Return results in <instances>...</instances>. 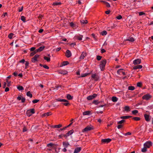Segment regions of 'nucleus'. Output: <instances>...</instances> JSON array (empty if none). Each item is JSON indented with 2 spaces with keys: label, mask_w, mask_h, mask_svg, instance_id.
I'll list each match as a JSON object with an SVG mask.
<instances>
[{
  "label": "nucleus",
  "mask_w": 153,
  "mask_h": 153,
  "mask_svg": "<svg viewBox=\"0 0 153 153\" xmlns=\"http://www.w3.org/2000/svg\"><path fill=\"white\" fill-rule=\"evenodd\" d=\"M106 63V60L105 59L102 60L101 61V63L100 65L101 70L102 71L104 69Z\"/></svg>",
  "instance_id": "nucleus-1"
},
{
  "label": "nucleus",
  "mask_w": 153,
  "mask_h": 153,
  "mask_svg": "<svg viewBox=\"0 0 153 153\" xmlns=\"http://www.w3.org/2000/svg\"><path fill=\"white\" fill-rule=\"evenodd\" d=\"M56 100L57 101L65 102V103H62V104L65 106H68V105L70 104L69 103L67 102H68V101L65 99H61L58 98L56 99Z\"/></svg>",
  "instance_id": "nucleus-2"
},
{
  "label": "nucleus",
  "mask_w": 153,
  "mask_h": 153,
  "mask_svg": "<svg viewBox=\"0 0 153 153\" xmlns=\"http://www.w3.org/2000/svg\"><path fill=\"white\" fill-rule=\"evenodd\" d=\"M152 143L150 141H148L145 143L143 144L144 146L146 147L147 148H149L152 145Z\"/></svg>",
  "instance_id": "nucleus-3"
},
{
  "label": "nucleus",
  "mask_w": 153,
  "mask_h": 153,
  "mask_svg": "<svg viewBox=\"0 0 153 153\" xmlns=\"http://www.w3.org/2000/svg\"><path fill=\"white\" fill-rule=\"evenodd\" d=\"M151 97V96L149 94H146L144 95L142 98L143 100H149Z\"/></svg>",
  "instance_id": "nucleus-4"
},
{
  "label": "nucleus",
  "mask_w": 153,
  "mask_h": 153,
  "mask_svg": "<svg viewBox=\"0 0 153 153\" xmlns=\"http://www.w3.org/2000/svg\"><path fill=\"white\" fill-rule=\"evenodd\" d=\"M97 96V94H94L92 95L89 96L88 97L87 99L88 100H91L94 98L96 97Z\"/></svg>",
  "instance_id": "nucleus-5"
},
{
  "label": "nucleus",
  "mask_w": 153,
  "mask_h": 153,
  "mask_svg": "<svg viewBox=\"0 0 153 153\" xmlns=\"http://www.w3.org/2000/svg\"><path fill=\"white\" fill-rule=\"evenodd\" d=\"M39 55L38 54L36 55L32 59V61L33 62H35L37 61V59L39 57Z\"/></svg>",
  "instance_id": "nucleus-6"
},
{
  "label": "nucleus",
  "mask_w": 153,
  "mask_h": 153,
  "mask_svg": "<svg viewBox=\"0 0 153 153\" xmlns=\"http://www.w3.org/2000/svg\"><path fill=\"white\" fill-rule=\"evenodd\" d=\"M141 62V60L140 59H137L135 60H134L133 61V64L135 65H137L140 64Z\"/></svg>",
  "instance_id": "nucleus-7"
},
{
  "label": "nucleus",
  "mask_w": 153,
  "mask_h": 153,
  "mask_svg": "<svg viewBox=\"0 0 153 153\" xmlns=\"http://www.w3.org/2000/svg\"><path fill=\"white\" fill-rule=\"evenodd\" d=\"M111 139L109 138L102 139V143H108L111 141Z\"/></svg>",
  "instance_id": "nucleus-8"
},
{
  "label": "nucleus",
  "mask_w": 153,
  "mask_h": 153,
  "mask_svg": "<svg viewBox=\"0 0 153 153\" xmlns=\"http://www.w3.org/2000/svg\"><path fill=\"white\" fill-rule=\"evenodd\" d=\"M74 132L73 130H71L69 131L68 133H66V134L63 135L65 137H67L68 136H69L70 135H71Z\"/></svg>",
  "instance_id": "nucleus-9"
},
{
  "label": "nucleus",
  "mask_w": 153,
  "mask_h": 153,
  "mask_svg": "<svg viewBox=\"0 0 153 153\" xmlns=\"http://www.w3.org/2000/svg\"><path fill=\"white\" fill-rule=\"evenodd\" d=\"M92 128L89 126H87L86 128H85L84 129H83L82 131L83 132H86L88 131H89L91 130L92 129Z\"/></svg>",
  "instance_id": "nucleus-10"
},
{
  "label": "nucleus",
  "mask_w": 153,
  "mask_h": 153,
  "mask_svg": "<svg viewBox=\"0 0 153 153\" xmlns=\"http://www.w3.org/2000/svg\"><path fill=\"white\" fill-rule=\"evenodd\" d=\"M81 150V148L80 147H78L76 148L74 150V153H78Z\"/></svg>",
  "instance_id": "nucleus-11"
},
{
  "label": "nucleus",
  "mask_w": 153,
  "mask_h": 153,
  "mask_svg": "<svg viewBox=\"0 0 153 153\" xmlns=\"http://www.w3.org/2000/svg\"><path fill=\"white\" fill-rule=\"evenodd\" d=\"M71 56V53L69 50H67L66 53V56L68 58L70 57Z\"/></svg>",
  "instance_id": "nucleus-12"
},
{
  "label": "nucleus",
  "mask_w": 153,
  "mask_h": 153,
  "mask_svg": "<svg viewBox=\"0 0 153 153\" xmlns=\"http://www.w3.org/2000/svg\"><path fill=\"white\" fill-rule=\"evenodd\" d=\"M87 56V53L85 52H83L80 57V59H83Z\"/></svg>",
  "instance_id": "nucleus-13"
},
{
  "label": "nucleus",
  "mask_w": 153,
  "mask_h": 153,
  "mask_svg": "<svg viewBox=\"0 0 153 153\" xmlns=\"http://www.w3.org/2000/svg\"><path fill=\"white\" fill-rule=\"evenodd\" d=\"M144 116L145 120L147 121L148 122V121H150V119L149 118V115L148 114H145L144 115Z\"/></svg>",
  "instance_id": "nucleus-14"
},
{
  "label": "nucleus",
  "mask_w": 153,
  "mask_h": 153,
  "mask_svg": "<svg viewBox=\"0 0 153 153\" xmlns=\"http://www.w3.org/2000/svg\"><path fill=\"white\" fill-rule=\"evenodd\" d=\"M91 77L92 78L94 79L95 81H97L98 79V77L96 74H93L91 76Z\"/></svg>",
  "instance_id": "nucleus-15"
},
{
  "label": "nucleus",
  "mask_w": 153,
  "mask_h": 153,
  "mask_svg": "<svg viewBox=\"0 0 153 153\" xmlns=\"http://www.w3.org/2000/svg\"><path fill=\"white\" fill-rule=\"evenodd\" d=\"M62 144L64 147L65 148H67L68 146L70 145V144L66 142H63Z\"/></svg>",
  "instance_id": "nucleus-16"
},
{
  "label": "nucleus",
  "mask_w": 153,
  "mask_h": 153,
  "mask_svg": "<svg viewBox=\"0 0 153 153\" xmlns=\"http://www.w3.org/2000/svg\"><path fill=\"white\" fill-rule=\"evenodd\" d=\"M142 68V65H138L134 66L133 67V68L134 69H141Z\"/></svg>",
  "instance_id": "nucleus-17"
},
{
  "label": "nucleus",
  "mask_w": 153,
  "mask_h": 153,
  "mask_svg": "<svg viewBox=\"0 0 153 153\" xmlns=\"http://www.w3.org/2000/svg\"><path fill=\"white\" fill-rule=\"evenodd\" d=\"M80 22L81 24L82 25L87 24L88 23V21L86 20H82L80 21Z\"/></svg>",
  "instance_id": "nucleus-18"
},
{
  "label": "nucleus",
  "mask_w": 153,
  "mask_h": 153,
  "mask_svg": "<svg viewBox=\"0 0 153 153\" xmlns=\"http://www.w3.org/2000/svg\"><path fill=\"white\" fill-rule=\"evenodd\" d=\"M68 73V72L66 71L62 70L59 72V73L63 75H65L66 74Z\"/></svg>",
  "instance_id": "nucleus-19"
},
{
  "label": "nucleus",
  "mask_w": 153,
  "mask_h": 153,
  "mask_svg": "<svg viewBox=\"0 0 153 153\" xmlns=\"http://www.w3.org/2000/svg\"><path fill=\"white\" fill-rule=\"evenodd\" d=\"M101 1L103 2L105 4L107 7H110V5L108 3L104 1Z\"/></svg>",
  "instance_id": "nucleus-20"
},
{
  "label": "nucleus",
  "mask_w": 153,
  "mask_h": 153,
  "mask_svg": "<svg viewBox=\"0 0 153 153\" xmlns=\"http://www.w3.org/2000/svg\"><path fill=\"white\" fill-rule=\"evenodd\" d=\"M132 116H121L120 117V118L122 119H127L129 117H131Z\"/></svg>",
  "instance_id": "nucleus-21"
},
{
  "label": "nucleus",
  "mask_w": 153,
  "mask_h": 153,
  "mask_svg": "<svg viewBox=\"0 0 153 153\" xmlns=\"http://www.w3.org/2000/svg\"><path fill=\"white\" fill-rule=\"evenodd\" d=\"M90 111H87L84 112L83 113V114L84 115H89L90 114Z\"/></svg>",
  "instance_id": "nucleus-22"
},
{
  "label": "nucleus",
  "mask_w": 153,
  "mask_h": 153,
  "mask_svg": "<svg viewBox=\"0 0 153 153\" xmlns=\"http://www.w3.org/2000/svg\"><path fill=\"white\" fill-rule=\"evenodd\" d=\"M126 41H129L131 42H133L134 41V39L132 37H130L129 39H126Z\"/></svg>",
  "instance_id": "nucleus-23"
},
{
  "label": "nucleus",
  "mask_w": 153,
  "mask_h": 153,
  "mask_svg": "<svg viewBox=\"0 0 153 153\" xmlns=\"http://www.w3.org/2000/svg\"><path fill=\"white\" fill-rule=\"evenodd\" d=\"M101 102L98 101L97 100H94L93 101V104H95L96 105H98Z\"/></svg>",
  "instance_id": "nucleus-24"
},
{
  "label": "nucleus",
  "mask_w": 153,
  "mask_h": 153,
  "mask_svg": "<svg viewBox=\"0 0 153 153\" xmlns=\"http://www.w3.org/2000/svg\"><path fill=\"white\" fill-rule=\"evenodd\" d=\"M26 95L27 96L30 97V98H31L32 97V95L31 94L30 91H28Z\"/></svg>",
  "instance_id": "nucleus-25"
},
{
  "label": "nucleus",
  "mask_w": 153,
  "mask_h": 153,
  "mask_svg": "<svg viewBox=\"0 0 153 153\" xmlns=\"http://www.w3.org/2000/svg\"><path fill=\"white\" fill-rule=\"evenodd\" d=\"M67 98L69 100H71L72 99L73 97L71 96L70 94H68L66 96Z\"/></svg>",
  "instance_id": "nucleus-26"
},
{
  "label": "nucleus",
  "mask_w": 153,
  "mask_h": 153,
  "mask_svg": "<svg viewBox=\"0 0 153 153\" xmlns=\"http://www.w3.org/2000/svg\"><path fill=\"white\" fill-rule=\"evenodd\" d=\"M26 114L27 115L28 117H30L32 115V114L30 113V111L28 110H27L26 111Z\"/></svg>",
  "instance_id": "nucleus-27"
},
{
  "label": "nucleus",
  "mask_w": 153,
  "mask_h": 153,
  "mask_svg": "<svg viewBox=\"0 0 153 153\" xmlns=\"http://www.w3.org/2000/svg\"><path fill=\"white\" fill-rule=\"evenodd\" d=\"M17 88L19 90H24V88L22 86H20V85H19L17 87Z\"/></svg>",
  "instance_id": "nucleus-28"
},
{
  "label": "nucleus",
  "mask_w": 153,
  "mask_h": 153,
  "mask_svg": "<svg viewBox=\"0 0 153 153\" xmlns=\"http://www.w3.org/2000/svg\"><path fill=\"white\" fill-rule=\"evenodd\" d=\"M44 59L46 60L48 62H49L50 61V58L47 57L46 56H44Z\"/></svg>",
  "instance_id": "nucleus-29"
},
{
  "label": "nucleus",
  "mask_w": 153,
  "mask_h": 153,
  "mask_svg": "<svg viewBox=\"0 0 153 153\" xmlns=\"http://www.w3.org/2000/svg\"><path fill=\"white\" fill-rule=\"evenodd\" d=\"M112 101L114 102H115L117 101V98L115 97H113L112 98Z\"/></svg>",
  "instance_id": "nucleus-30"
},
{
  "label": "nucleus",
  "mask_w": 153,
  "mask_h": 153,
  "mask_svg": "<svg viewBox=\"0 0 153 153\" xmlns=\"http://www.w3.org/2000/svg\"><path fill=\"white\" fill-rule=\"evenodd\" d=\"M147 148L146 147L144 146L143 148L141 149V151L143 152H145L147 151Z\"/></svg>",
  "instance_id": "nucleus-31"
},
{
  "label": "nucleus",
  "mask_w": 153,
  "mask_h": 153,
  "mask_svg": "<svg viewBox=\"0 0 153 153\" xmlns=\"http://www.w3.org/2000/svg\"><path fill=\"white\" fill-rule=\"evenodd\" d=\"M82 36H76V38L79 40H81L82 39Z\"/></svg>",
  "instance_id": "nucleus-32"
},
{
  "label": "nucleus",
  "mask_w": 153,
  "mask_h": 153,
  "mask_svg": "<svg viewBox=\"0 0 153 153\" xmlns=\"http://www.w3.org/2000/svg\"><path fill=\"white\" fill-rule=\"evenodd\" d=\"M125 121V120H122L121 121L118 122L117 124H119L122 125V124Z\"/></svg>",
  "instance_id": "nucleus-33"
},
{
  "label": "nucleus",
  "mask_w": 153,
  "mask_h": 153,
  "mask_svg": "<svg viewBox=\"0 0 153 153\" xmlns=\"http://www.w3.org/2000/svg\"><path fill=\"white\" fill-rule=\"evenodd\" d=\"M61 3L60 2H54L53 5H59L61 4Z\"/></svg>",
  "instance_id": "nucleus-34"
},
{
  "label": "nucleus",
  "mask_w": 153,
  "mask_h": 153,
  "mask_svg": "<svg viewBox=\"0 0 153 153\" xmlns=\"http://www.w3.org/2000/svg\"><path fill=\"white\" fill-rule=\"evenodd\" d=\"M124 109L125 110L127 111H130V107L128 106H126L124 107Z\"/></svg>",
  "instance_id": "nucleus-35"
},
{
  "label": "nucleus",
  "mask_w": 153,
  "mask_h": 153,
  "mask_svg": "<svg viewBox=\"0 0 153 153\" xmlns=\"http://www.w3.org/2000/svg\"><path fill=\"white\" fill-rule=\"evenodd\" d=\"M69 62L68 61H64L62 62V66H65L69 64Z\"/></svg>",
  "instance_id": "nucleus-36"
},
{
  "label": "nucleus",
  "mask_w": 153,
  "mask_h": 153,
  "mask_svg": "<svg viewBox=\"0 0 153 153\" xmlns=\"http://www.w3.org/2000/svg\"><path fill=\"white\" fill-rule=\"evenodd\" d=\"M107 33V32L105 30H103L101 32V34L102 36H105L106 35Z\"/></svg>",
  "instance_id": "nucleus-37"
},
{
  "label": "nucleus",
  "mask_w": 153,
  "mask_h": 153,
  "mask_svg": "<svg viewBox=\"0 0 153 153\" xmlns=\"http://www.w3.org/2000/svg\"><path fill=\"white\" fill-rule=\"evenodd\" d=\"M45 48V47L44 46H42L41 47H40L39 48V50L40 52L42 51L43 49Z\"/></svg>",
  "instance_id": "nucleus-38"
},
{
  "label": "nucleus",
  "mask_w": 153,
  "mask_h": 153,
  "mask_svg": "<svg viewBox=\"0 0 153 153\" xmlns=\"http://www.w3.org/2000/svg\"><path fill=\"white\" fill-rule=\"evenodd\" d=\"M134 87L133 86H130L128 87V89L130 90H133L134 89Z\"/></svg>",
  "instance_id": "nucleus-39"
},
{
  "label": "nucleus",
  "mask_w": 153,
  "mask_h": 153,
  "mask_svg": "<svg viewBox=\"0 0 153 153\" xmlns=\"http://www.w3.org/2000/svg\"><path fill=\"white\" fill-rule=\"evenodd\" d=\"M89 74V73L82 74L81 75V77H84L86 76H87Z\"/></svg>",
  "instance_id": "nucleus-40"
},
{
  "label": "nucleus",
  "mask_w": 153,
  "mask_h": 153,
  "mask_svg": "<svg viewBox=\"0 0 153 153\" xmlns=\"http://www.w3.org/2000/svg\"><path fill=\"white\" fill-rule=\"evenodd\" d=\"M21 19L24 22H26L25 20V17L24 16H22L21 17Z\"/></svg>",
  "instance_id": "nucleus-41"
},
{
  "label": "nucleus",
  "mask_w": 153,
  "mask_h": 153,
  "mask_svg": "<svg viewBox=\"0 0 153 153\" xmlns=\"http://www.w3.org/2000/svg\"><path fill=\"white\" fill-rule=\"evenodd\" d=\"M62 126V125L61 124H59L58 125H55L54 126V128H60Z\"/></svg>",
  "instance_id": "nucleus-42"
},
{
  "label": "nucleus",
  "mask_w": 153,
  "mask_h": 153,
  "mask_svg": "<svg viewBox=\"0 0 153 153\" xmlns=\"http://www.w3.org/2000/svg\"><path fill=\"white\" fill-rule=\"evenodd\" d=\"M54 144L51 143H49L47 144V146L48 147H51L54 146Z\"/></svg>",
  "instance_id": "nucleus-43"
},
{
  "label": "nucleus",
  "mask_w": 153,
  "mask_h": 153,
  "mask_svg": "<svg viewBox=\"0 0 153 153\" xmlns=\"http://www.w3.org/2000/svg\"><path fill=\"white\" fill-rule=\"evenodd\" d=\"M29 110L30 111V113L32 114H33L35 113L34 110L33 108L30 109V110Z\"/></svg>",
  "instance_id": "nucleus-44"
},
{
  "label": "nucleus",
  "mask_w": 153,
  "mask_h": 153,
  "mask_svg": "<svg viewBox=\"0 0 153 153\" xmlns=\"http://www.w3.org/2000/svg\"><path fill=\"white\" fill-rule=\"evenodd\" d=\"M13 34V33H10L8 36V38L10 39H11L12 38Z\"/></svg>",
  "instance_id": "nucleus-45"
},
{
  "label": "nucleus",
  "mask_w": 153,
  "mask_h": 153,
  "mask_svg": "<svg viewBox=\"0 0 153 153\" xmlns=\"http://www.w3.org/2000/svg\"><path fill=\"white\" fill-rule=\"evenodd\" d=\"M123 69H119L117 71V73L118 74H120V73H122V70H123Z\"/></svg>",
  "instance_id": "nucleus-46"
},
{
  "label": "nucleus",
  "mask_w": 153,
  "mask_h": 153,
  "mask_svg": "<svg viewBox=\"0 0 153 153\" xmlns=\"http://www.w3.org/2000/svg\"><path fill=\"white\" fill-rule=\"evenodd\" d=\"M133 119L135 120H136V121L139 120H140V118H139V117H134L133 118Z\"/></svg>",
  "instance_id": "nucleus-47"
},
{
  "label": "nucleus",
  "mask_w": 153,
  "mask_h": 153,
  "mask_svg": "<svg viewBox=\"0 0 153 153\" xmlns=\"http://www.w3.org/2000/svg\"><path fill=\"white\" fill-rule=\"evenodd\" d=\"M138 111L137 110H134L132 111V113L134 115H135L137 113H138Z\"/></svg>",
  "instance_id": "nucleus-48"
},
{
  "label": "nucleus",
  "mask_w": 153,
  "mask_h": 153,
  "mask_svg": "<svg viewBox=\"0 0 153 153\" xmlns=\"http://www.w3.org/2000/svg\"><path fill=\"white\" fill-rule=\"evenodd\" d=\"M22 102V103L24 102H25V97H22V98L21 99Z\"/></svg>",
  "instance_id": "nucleus-49"
},
{
  "label": "nucleus",
  "mask_w": 153,
  "mask_h": 153,
  "mask_svg": "<svg viewBox=\"0 0 153 153\" xmlns=\"http://www.w3.org/2000/svg\"><path fill=\"white\" fill-rule=\"evenodd\" d=\"M102 58V56H97V59L98 60H100Z\"/></svg>",
  "instance_id": "nucleus-50"
},
{
  "label": "nucleus",
  "mask_w": 153,
  "mask_h": 153,
  "mask_svg": "<svg viewBox=\"0 0 153 153\" xmlns=\"http://www.w3.org/2000/svg\"><path fill=\"white\" fill-rule=\"evenodd\" d=\"M142 83L140 82H138L137 84V86L138 87H140L142 85Z\"/></svg>",
  "instance_id": "nucleus-51"
},
{
  "label": "nucleus",
  "mask_w": 153,
  "mask_h": 153,
  "mask_svg": "<svg viewBox=\"0 0 153 153\" xmlns=\"http://www.w3.org/2000/svg\"><path fill=\"white\" fill-rule=\"evenodd\" d=\"M39 101V100L36 99L34 100H33L32 101V102L33 103H37Z\"/></svg>",
  "instance_id": "nucleus-52"
},
{
  "label": "nucleus",
  "mask_w": 153,
  "mask_h": 153,
  "mask_svg": "<svg viewBox=\"0 0 153 153\" xmlns=\"http://www.w3.org/2000/svg\"><path fill=\"white\" fill-rule=\"evenodd\" d=\"M116 18L118 19H120L122 18V16L120 15H119L116 17Z\"/></svg>",
  "instance_id": "nucleus-53"
},
{
  "label": "nucleus",
  "mask_w": 153,
  "mask_h": 153,
  "mask_svg": "<svg viewBox=\"0 0 153 153\" xmlns=\"http://www.w3.org/2000/svg\"><path fill=\"white\" fill-rule=\"evenodd\" d=\"M123 125L119 124V125H118L117 126V128L118 129H120V128H122L123 127Z\"/></svg>",
  "instance_id": "nucleus-54"
},
{
  "label": "nucleus",
  "mask_w": 153,
  "mask_h": 153,
  "mask_svg": "<svg viewBox=\"0 0 153 153\" xmlns=\"http://www.w3.org/2000/svg\"><path fill=\"white\" fill-rule=\"evenodd\" d=\"M23 9V7H22L21 8L19 7L18 8L19 11L20 12H21Z\"/></svg>",
  "instance_id": "nucleus-55"
},
{
  "label": "nucleus",
  "mask_w": 153,
  "mask_h": 153,
  "mask_svg": "<svg viewBox=\"0 0 153 153\" xmlns=\"http://www.w3.org/2000/svg\"><path fill=\"white\" fill-rule=\"evenodd\" d=\"M70 25L71 27H74L75 26L73 22H71V23H70Z\"/></svg>",
  "instance_id": "nucleus-56"
},
{
  "label": "nucleus",
  "mask_w": 153,
  "mask_h": 153,
  "mask_svg": "<svg viewBox=\"0 0 153 153\" xmlns=\"http://www.w3.org/2000/svg\"><path fill=\"white\" fill-rule=\"evenodd\" d=\"M43 67L46 69H48L49 68V67L46 65H44Z\"/></svg>",
  "instance_id": "nucleus-57"
},
{
  "label": "nucleus",
  "mask_w": 153,
  "mask_h": 153,
  "mask_svg": "<svg viewBox=\"0 0 153 153\" xmlns=\"http://www.w3.org/2000/svg\"><path fill=\"white\" fill-rule=\"evenodd\" d=\"M139 15L140 16H141L145 14V13L143 12H141L139 13Z\"/></svg>",
  "instance_id": "nucleus-58"
},
{
  "label": "nucleus",
  "mask_w": 153,
  "mask_h": 153,
  "mask_svg": "<svg viewBox=\"0 0 153 153\" xmlns=\"http://www.w3.org/2000/svg\"><path fill=\"white\" fill-rule=\"evenodd\" d=\"M67 128V127H65L63 128H60L59 129V131H63L65 130L66 128Z\"/></svg>",
  "instance_id": "nucleus-59"
},
{
  "label": "nucleus",
  "mask_w": 153,
  "mask_h": 153,
  "mask_svg": "<svg viewBox=\"0 0 153 153\" xmlns=\"http://www.w3.org/2000/svg\"><path fill=\"white\" fill-rule=\"evenodd\" d=\"M36 53H35V52L34 51H33V52H32L31 53H30V56H33Z\"/></svg>",
  "instance_id": "nucleus-60"
},
{
  "label": "nucleus",
  "mask_w": 153,
  "mask_h": 153,
  "mask_svg": "<svg viewBox=\"0 0 153 153\" xmlns=\"http://www.w3.org/2000/svg\"><path fill=\"white\" fill-rule=\"evenodd\" d=\"M131 134V133L130 132H128L127 133H126L124 134V135L125 136H126L127 135H130Z\"/></svg>",
  "instance_id": "nucleus-61"
},
{
  "label": "nucleus",
  "mask_w": 153,
  "mask_h": 153,
  "mask_svg": "<svg viewBox=\"0 0 153 153\" xmlns=\"http://www.w3.org/2000/svg\"><path fill=\"white\" fill-rule=\"evenodd\" d=\"M35 47H32L30 48V50L31 51H34V50H35Z\"/></svg>",
  "instance_id": "nucleus-62"
},
{
  "label": "nucleus",
  "mask_w": 153,
  "mask_h": 153,
  "mask_svg": "<svg viewBox=\"0 0 153 153\" xmlns=\"http://www.w3.org/2000/svg\"><path fill=\"white\" fill-rule=\"evenodd\" d=\"M29 64V62H26L25 64V65L26 68H27V67L28 66Z\"/></svg>",
  "instance_id": "nucleus-63"
},
{
  "label": "nucleus",
  "mask_w": 153,
  "mask_h": 153,
  "mask_svg": "<svg viewBox=\"0 0 153 153\" xmlns=\"http://www.w3.org/2000/svg\"><path fill=\"white\" fill-rule=\"evenodd\" d=\"M105 52V50L104 49H102L101 50V53H103Z\"/></svg>",
  "instance_id": "nucleus-64"
}]
</instances>
